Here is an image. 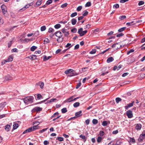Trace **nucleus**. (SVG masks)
<instances>
[{"label": "nucleus", "instance_id": "nucleus-1", "mask_svg": "<svg viewBox=\"0 0 145 145\" xmlns=\"http://www.w3.org/2000/svg\"><path fill=\"white\" fill-rule=\"evenodd\" d=\"M33 99L34 98L33 96H29L24 98V101L26 105H27L32 103L33 102Z\"/></svg>", "mask_w": 145, "mask_h": 145}, {"label": "nucleus", "instance_id": "nucleus-2", "mask_svg": "<svg viewBox=\"0 0 145 145\" xmlns=\"http://www.w3.org/2000/svg\"><path fill=\"white\" fill-rule=\"evenodd\" d=\"M56 36L57 37V40L58 42H62L63 40L62 37L63 34L60 31H57L55 33Z\"/></svg>", "mask_w": 145, "mask_h": 145}, {"label": "nucleus", "instance_id": "nucleus-3", "mask_svg": "<svg viewBox=\"0 0 145 145\" xmlns=\"http://www.w3.org/2000/svg\"><path fill=\"white\" fill-rule=\"evenodd\" d=\"M86 30L83 31L82 28H80L78 30V33L79 34L80 36H82L87 33Z\"/></svg>", "mask_w": 145, "mask_h": 145}, {"label": "nucleus", "instance_id": "nucleus-4", "mask_svg": "<svg viewBox=\"0 0 145 145\" xmlns=\"http://www.w3.org/2000/svg\"><path fill=\"white\" fill-rule=\"evenodd\" d=\"M1 8L2 12L3 14L5 15L7 12V7L4 5H3L1 6Z\"/></svg>", "mask_w": 145, "mask_h": 145}, {"label": "nucleus", "instance_id": "nucleus-5", "mask_svg": "<svg viewBox=\"0 0 145 145\" xmlns=\"http://www.w3.org/2000/svg\"><path fill=\"white\" fill-rule=\"evenodd\" d=\"M39 126H35L27 129L28 131V132H30L32 131H33L36 129H38Z\"/></svg>", "mask_w": 145, "mask_h": 145}, {"label": "nucleus", "instance_id": "nucleus-6", "mask_svg": "<svg viewBox=\"0 0 145 145\" xmlns=\"http://www.w3.org/2000/svg\"><path fill=\"white\" fill-rule=\"evenodd\" d=\"M126 115L129 118H132L133 116L132 112L130 110L127 111L126 112Z\"/></svg>", "mask_w": 145, "mask_h": 145}, {"label": "nucleus", "instance_id": "nucleus-7", "mask_svg": "<svg viewBox=\"0 0 145 145\" xmlns=\"http://www.w3.org/2000/svg\"><path fill=\"white\" fill-rule=\"evenodd\" d=\"M121 47V45H120L118 43L114 44L112 45V48H116V49L120 48Z\"/></svg>", "mask_w": 145, "mask_h": 145}, {"label": "nucleus", "instance_id": "nucleus-8", "mask_svg": "<svg viewBox=\"0 0 145 145\" xmlns=\"http://www.w3.org/2000/svg\"><path fill=\"white\" fill-rule=\"evenodd\" d=\"M134 103V101H133L131 103L127 104V105L125 106V110H128V108L133 106Z\"/></svg>", "mask_w": 145, "mask_h": 145}, {"label": "nucleus", "instance_id": "nucleus-9", "mask_svg": "<svg viewBox=\"0 0 145 145\" xmlns=\"http://www.w3.org/2000/svg\"><path fill=\"white\" fill-rule=\"evenodd\" d=\"M42 110V108L39 107H36L33 108V111H39Z\"/></svg>", "mask_w": 145, "mask_h": 145}, {"label": "nucleus", "instance_id": "nucleus-10", "mask_svg": "<svg viewBox=\"0 0 145 145\" xmlns=\"http://www.w3.org/2000/svg\"><path fill=\"white\" fill-rule=\"evenodd\" d=\"M31 5H25V6H24L23 8L20 9L19 10V11H20V12H21V11H23L24 10L28 8Z\"/></svg>", "mask_w": 145, "mask_h": 145}, {"label": "nucleus", "instance_id": "nucleus-11", "mask_svg": "<svg viewBox=\"0 0 145 145\" xmlns=\"http://www.w3.org/2000/svg\"><path fill=\"white\" fill-rule=\"evenodd\" d=\"M74 70L72 69H68L65 71V73L66 74H70Z\"/></svg>", "mask_w": 145, "mask_h": 145}, {"label": "nucleus", "instance_id": "nucleus-12", "mask_svg": "<svg viewBox=\"0 0 145 145\" xmlns=\"http://www.w3.org/2000/svg\"><path fill=\"white\" fill-rule=\"evenodd\" d=\"M82 111L80 110L79 112H77L75 113V115L77 117H79L82 115Z\"/></svg>", "mask_w": 145, "mask_h": 145}, {"label": "nucleus", "instance_id": "nucleus-13", "mask_svg": "<svg viewBox=\"0 0 145 145\" xmlns=\"http://www.w3.org/2000/svg\"><path fill=\"white\" fill-rule=\"evenodd\" d=\"M114 60V58L112 57H110L107 59V62L108 63H110L112 61Z\"/></svg>", "mask_w": 145, "mask_h": 145}, {"label": "nucleus", "instance_id": "nucleus-14", "mask_svg": "<svg viewBox=\"0 0 145 145\" xmlns=\"http://www.w3.org/2000/svg\"><path fill=\"white\" fill-rule=\"evenodd\" d=\"M142 127V125L140 124H138L135 127L136 129L137 130H140Z\"/></svg>", "mask_w": 145, "mask_h": 145}, {"label": "nucleus", "instance_id": "nucleus-15", "mask_svg": "<svg viewBox=\"0 0 145 145\" xmlns=\"http://www.w3.org/2000/svg\"><path fill=\"white\" fill-rule=\"evenodd\" d=\"M74 97V96H72L70 97L67 100V101L68 102H70L72 101H73V97Z\"/></svg>", "mask_w": 145, "mask_h": 145}, {"label": "nucleus", "instance_id": "nucleus-16", "mask_svg": "<svg viewBox=\"0 0 145 145\" xmlns=\"http://www.w3.org/2000/svg\"><path fill=\"white\" fill-rule=\"evenodd\" d=\"M13 58L12 56H10L7 59H6V60L7 62L11 61L13 60Z\"/></svg>", "mask_w": 145, "mask_h": 145}, {"label": "nucleus", "instance_id": "nucleus-17", "mask_svg": "<svg viewBox=\"0 0 145 145\" xmlns=\"http://www.w3.org/2000/svg\"><path fill=\"white\" fill-rule=\"evenodd\" d=\"M13 129H16L18 127L19 125L17 123H14L13 125Z\"/></svg>", "mask_w": 145, "mask_h": 145}, {"label": "nucleus", "instance_id": "nucleus-18", "mask_svg": "<svg viewBox=\"0 0 145 145\" xmlns=\"http://www.w3.org/2000/svg\"><path fill=\"white\" fill-rule=\"evenodd\" d=\"M59 113L58 112H56L54 113L53 115L51 117V118L52 119L53 118H56L57 117V116L59 115Z\"/></svg>", "mask_w": 145, "mask_h": 145}, {"label": "nucleus", "instance_id": "nucleus-19", "mask_svg": "<svg viewBox=\"0 0 145 145\" xmlns=\"http://www.w3.org/2000/svg\"><path fill=\"white\" fill-rule=\"evenodd\" d=\"M10 128V125H7L5 126V129L7 131H8Z\"/></svg>", "mask_w": 145, "mask_h": 145}, {"label": "nucleus", "instance_id": "nucleus-20", "mask_svg": "<svg viewBox=\"0 0 145 145\" xmlns=\"http://www.w3.org/2000/svg\"><path fill=\"white\" fill-rule=\"evenodd\" d=\"M29 58L33 59H35L37 58V56L35 55H32L29 56Z\"/></svg>", "mask_w": 145, "mask_h": 145}, {"label": "nucleus", "instance_id": "nucleus-21", "mask_svg": "<svg viewBox=\"0 0 145 145\" xmlns=\"http://www.w3.org/2000/svg\"><path fill=\"white\" fill-rule=\"evenodd\" d=\"M124 35V33L123 32L117 34L116 37H120L123 36Z\"/></svg>", "mask_w": 145, "mask_h": 145}, {"label": "nucleus", "instance_id": "nucleus-22", "mask_svg": "<svg viewBox=\"0 0 145 145\" xmlns=\"http://www.w3.org/2000/svg\"><path fill=\"white\" fill-rule=\"evenodd\" d=\"M141 135H142V134L140 135L139 138L138 139V140L140 142L142 141L145 138L144 137Z\"/></svg>", "mask_w": 145, "mask_h": 145}, {"label": "nucleus", "instance_id": "nucleus-23", "mask_svg": "<svg viewBox=\"0 0 145 145\" xmlns=\"http://www.w3.org/2000/svg\"><path fill=\"white\" fill-rule=\"evenodd\" d=\"M71 22L72 24L73 25H74L76 24V23L77 22V21L76 19L74 18H73L71 20Z\"/></svg>", "mask_w": 145, "mask_h": 145}, {"label": "nucleus", "instance_id": "nucleus-24", "mask_svg": "<svg viewBox=\"0 0 145 145\" xmlns=\"http://www.w3.org/2000/svg\"><path fill=\"white\" fill-rule=\"evenodd\" d=\"M42 3V0H38L36 3V5L38 6L40 5Z\"/></svg>", "mask_w": 145, "mask_h": 145}, {"label": "nucleus", "instance_id": "nucleus-25", "mask_svg": "<svg viewBox=\"0 0 145 145\" xmlns=\"http://www.w3.org/2000/svg\"><path fill=\"white\" fill-rule=\"evenodd\" d=\"M135 21H132L130 22H128L126 24L128 25V26H131L132 25L135 24Z\"/></svg>", "mask_w": 145, "mask_h": 145}, {"label": "nucleus", "instance_id": "nucleus-26", "mask_svg": "<svg viewBox=\"0 0 145 145\" xmlns=\"http://www.w3.org/2000/svg\"><path fill=\"white\" fill-rule=\"evenodd\" d=\"M13 42L14 40L13 39L12 40H10L8 43V47L9 48L10 47Z\"/></svg>", "mask_w": 145, "mask_h": 145}, {"label": "nucleus", "instance_id": "nucleus-27", "mask_svg": "<svg viewBox=\"0 0 145 145\" xmlns=\"http://www.w3.org/2000/svg\"><path fill=\"white\" fill-rule=\"evenodd\" d=\"M51 57V56H44V61H46L49 59Z\"/></svg>", "mask_w": 145, "mask_h": 145}, {"label": "nucleus", "instance_id": "nucleus-28", "mask_svg": "<svg viewBox=\"0 0 145 145\" xmlns=\"http://www.w3.org/2000/svg\"><path fill=\"white\" fill-rule=\"evenodd\" d=\"M37 48V46H33L31 48V51H34Z\"/></svg>", "mask_w": 145, "mask_h": 145}, {"label": "nucleus", "instance_id": "nucleus-29", "mask_svg": "<svg viewBox=\"0 0 145 145\" xmlns=\"http://www.w3.org/2000/svg\"><path fill=\"white\" fill-rule=\"evenodd\" d=\"M38 84L40 86V87L41 89L43 88V86H44V84L43 82H40Z\"/></svg>", "mask_w": 145, "mask_h": 145}, {"label": "nucleus", "instance_id": "nucleus-30", "mask_svg": "<svg viewBox=\"0 0 145 145\" xmlns=\"http://www.w3.org/2000/svg\"><path fill=\"white\" fill-rule=\"evenodd\" d=\"M72 46V45H71V43H68L65 46V48H68L67 50L70 48Z\"/></svg>", "mask_w": 145, "mask_h": 145}, {"label": "nucleus", "instance_id": "nucleus-31", "mask_svg": "<svg viewBox=\"0 0 145 145\" xmlns=\"http://www.w3.org/2000/svg\"><path fill=\"white\" fill-rule=\"evenodd\" d=\"M92 123L93 124L96 125L98 122V120L96 119H93L92 121Z\"/></svg>", "mask_w": 145, "mask_h": 145}, {"label": "nucleus", "instance_id": "nucleus-32", "mask_svg": "<svg viewBox=\"0 0 145 145\" xmlns=\"http://www.w3.org/2000/svg\"><path fill=\"white\" fill-rule=\"evenodd\" d=\"M48 32L49 33H53L54 32V30L52 28H49L48 29Z\"/></svg>", "mask_w": 145, "mask_h": 145}, {"label": "nucleus", "instance_id": "nucleus-33", "mask_svg": "<svg viewBox=\"0 0 145 145\" xmlns=\"http://www.w3.org/2000/svg\"><path fill=\"white\" fill-rule=\"evenodd\" d=\"M44 44H47L49 43L50 41L48 39L45 38L44 40Z\"/></svg>", "mask_w": 145, "mask_h": 145}, {"label": "nucleus", "instance_id": "nucleus-34", "mask_svg": "<svg viewBox=\"0 0 145 145\" xmlns=\"http://www.w3.org/2000/svg\"><path fill=\"white\" fill-rule=\"evenodd\" d=\"M79 103L77 102L74 103L73 105L74 107H77L79 106Z\"/></svg>", "mask_w": 145, "mask_h": 145}, {"label": "nucleus", "instance_id": "nucleus-35", "mask_svg": "<svg viewBox=\"0 0 145 145\" xmlns=\"http://www.w3.org/2000/svg\"><path fill=\"white\" fill-rule=\"evenodd\" d=\"M103 139V138L101 137H98L97 140V142L98 143L100 142Z\"/></svg>", "mask_w": 145, "mask_h": 145}, {"label": "nucleus", "instance_id": "nucleus-36", "mask_svg": "<svg viewBox=\"0 0 145 145\" xmlns=\"http://www.w3.org/2000/svg\"><path fill=\"white\" fill-rule=\"evenodd\" d=\"M61 112L63 113H65L67 112V110L66 108H64L61 110Z\"/></svg>", "mask_w": 145, "mask_h": 145}, {"label": "nucleus", "instance_id": "nucleus-37", "mask_svg": "<svg viewBox=\"0 0 145 145\" xmlns=\"http://www.w3.org/2000/svg\"><path fill=\"white\" fill-rule=\"evenodd\" d=\"M126 28H121L119 29L118 31L119 32L121 33L123 32L125 29Z\"/></svg>", "mask_w": 145, "mask_h": 145}, {"label": "nucleus", "instance_id": "nucleus-38", "mask_svg": "<svg viewBox=\"0 0 145 145\" xmlns=\"http://www.w3.org/2000/svg\"><path fill=\"white\" fill-rule=\"evenodd\" d=\"M79 137L80 138H82V139L85 140V141L86 140V137L84 135H81L79 136Z\"/></svg>", "mask_w": 145, "mask_h": 145}, {"label": "nucleus", "instance_id": "nucleus-39", "mask_svg": "<svg viewBox=\"0 0 145 145\" xmlns=\"http://www.w3.org/2000/svg\"><path fill=\"white\" fill-rule=\"evenodd\" d=\"M126 18V17L125 16V15H122L121 16H120L119 17V19L121 20H123L124 19H125Z\"/></svg>", "mask_w": 145, "mask_h": 145}, {"label": "nucleus", "instance_id": "nucleus-40", "mask_svg": "<svg viewBox=\"0 0 145 145\" xmlns=\"http://www.w3.org/2000/svg\"><path fill=\"white\" fill-rule=\"evenodd\" d=\"M121 101V99L119 97H117L116 99V102L117 103H118L119 101Z\"/></svg>", "mask_w": 145, "mask_h": 145}, {"label": "nucleus", "instance_id": "nucleus-41", "mask_svg": "<svg viewBox=\"0 0 145 145\" xmlns=\"http://www.w3.org/2000/svg\"><path fill=\"white\" fill-rule=\"evenodd\" d=\"M108 124L107 122L106 121H103L102 123V125L103 126H106Z\"/></svg>", "mask_w": 145, "mask_h": 145}, {"label": "nucleus", "instance_id": "nucleus-42", "mask_svg": "<svg viewBox=\"0 0 145 145\" xmlns=\"http://www.w3.org/2000/svg\"><path fill=\"white\" fill-rule=\"evenodd\" d=\"M56 139L59 141H62L63 140V138L62 137H57Z\"/></svg>", "mask_w": 145, "mask_h": 145}, {"label": "nucleus", "instance_id": "nucleus-43", "mask_svg": "<svg viewBox=\"0 0 145 145\" xmlns=\"http://www.w3.org/2000/svg\"><path fill=\"white\" fill-rule=\"evenodd\" d=\"M77 14V13L76 12H74L72 13L71 15V17H73L76 16Z\"/></svg>", "mask_w": 145, "mask_h": 145}, {"label": "nucleus", "instance_id": "nucleus-44", "mask_svg": "<svg viewBox=\"0 0 145 145\" xmlns=\"http://www.w3.org/2000/svg\"><path fill=\"white\" fill-rule=\"evenodd\" d=\"M96 50L95 49H93L92 51L89 52V53L91 54H93L96 53Z\"/></svg>", "mask_w": 145, "mask_h": 145}, {"label": "nucleus", "instance_id": "nucleus-45", "mask_svg": "<svg viewBox=\"0 0 145 145\" xmlns=\"http://www.w3.org/2000/svg\"><path fill=\"white\" fill-rule=\"evenodd\" d=\"M91 3L90 2H88L86 4L85 6V7H89L91 6Z\"/></svg>", "mask_w": 145, "mask_h": 145}, {"label": "nucleus", "instance_id": "nucleus-46", "mask_svg": "<svg viewBox=\"0 0 145 145\" xmlns=\"http://www.w3.org/2000/svg\"><path fill=\"white\" fill-rule=\"evenodd\" d=\"M119 5L118 4H116L113 5V7L115 8H119Z\"/></svg>", "mask_w": 145, "mask_h": 145}, {"label": "nucleus", "instance_id": "nucleus-47", "mask_svg": "<svg viewBox=\"0 0 145 145\" xmlns=\"http://www.w3.org/2000/svg\"><path fill=\"white\" fill-rule=\"evenodd\" d=\"M37 98L38 99H40L42 98V96L40 94H38L37 95Z\"/></svg>", "mask_w": 145, "mask_h": 145}, {"label": "nucleus", "instance_id": "nucleus-48", "mask_svg": "<svg viewBox=\"0 0 145 145\" xmlns=\"http://www.w3.org/2000/svg\"><path fill=\"white\" fill-rule=\"evenodd\" d=\"M144 2L143 1H140L138 3V5L139 6H140L144 5Z\"/></svg>", "mask_w": 145, "mask_h": 145}, {"label": "nucleus", "instance_id": "nucleus-49", "mask_svg": "<svg viewBox=\"0 0 145 145\" xmlns=\"http://www.w3.org/2000/svg\"><path fill=\"white\" fill-rule=\"evenodd\" d=\"M82 8V7L81 6H78L76 8V10L78 11H79L81 10Z\"/></svg>", "mask_w": 145, "mask_h": 145}, {"label": "nucleus", "instance_id": "nucleus-50", "mask_svg": "<svg viewBox=\"0 0 145 145\" xmlns=\"http://www.w3.org/2000/svg\"><path fill=\"white\" fill-rule=\"evenodd\" d=\"M42 122V121H40V122H39L38 121H35L33 122V124H37V125L36 126H38V125H39L40 123H41Z\"/></svg>", "mask_w": 145, "mask_h": 145}, {"label": "nucleus", "instance_id": "nucleus-51", "mask_svg": "<svg viewBox=\"0 0 145 145\" xmlns=\"http://www.w3.org/2000/svg\"><path fill=\"white\" fill-rule=\"evenodd\" d=\"M52 2V0H48L47 1L46 4L47 5H49Z\"/></svg>", "mask_w": 145, "mask_h": 145}, {"label": "nucleus", "instance_id": "nucleus-52", "mask_svg": "<svg viewBox=\"0 0 145 145\" xmlns=\"http://www.w3.org/2000/svg\"><path fill=\"white\" fill-rule=\"evenodd\" d=\"M71 32L73 33H76L77 31V29L75 28H73L71 30Z\"/></svg>", "mask_w": 145, "mask_h": 145}, {"label": "nucleus", "instance_id": "nucleus-53", "mask_svg": "<svg viewBox=\"0 0 145 145\" xmlns=\"http://www.w3.org/2000/svg\"><path fill=\"white\" fill-rule=\"evenodd\" d=\"M81 84L80 82L78 83L76 85V89H78L81 86Z\"/></svg>", "mask_w": 145, "mask_h": 145}, {"label": "nucleus", "instance_id": "nucleus-54", "mask_svg": "<svg viewBox=\"0 0 145 145\" xmlns=\"http://www.w3.org/2000/svg\"><path fill=\"white\" fill-rule=\"evenodd\" d=\"M67 3H65L62 5L61 6V7L62 8H64L67 6Z\"/></svg>", "mask_w": 145, "mask_h": 145}, {"label": "nucleus", "instance_id": "nucleus-55", "mask_svg": "<svg viewBox=\"0 0 145 145\" xmlns=\"http://www.w3.org/2000/svg\"><path fill=\"white\" fill-rule=\"evenodd\" d=\"M134 50L133 49H131L129 51L127 52V55H129V54L130 53L133 52H134Z\"/></svg>", "mask_w": 145, "mask_h": 145}, {"label": "nucleus", "instance_id": "nucleus-56", "mask_svg": "<svg viewBox=\"0 0 145 145\" xmlns=\"http://www.w3.org/2000/svg\"><path fill=\"white\" fill-rule=\"evenodd\" d=\"M48 128H45V129H42V130H40V133H43V132H44L45 131H46L47 129H48Z\"/></svg>", "mask_w": 145, "mask_h": 145}, {"label": "nucleus", "instance_id": "nucleus-57", "mask_svg": "<svg viewBox=\"0 0 145 145\" xmlns=\"http://www.w3.org/2000/svg\"><path fill=\"white\" fill-rule=\"evenodd\" d=\"M49 142L47 140H45L43 142V144L44 145H47L49 144Z\"/></svg>", "mask_w": 145, "mask_h": 145}, {"label": "nucleus", "instance_id": "nucleus-58", "mask_svg": "<svg viewBox=\"0 0 145 145\" xmlns=\"http://www.w3.org/2000/svg\"><path fill=\"white\" fill-rule=\"evenodd\" d=\"M104 132L103 131H101L99 133V135L101 136H103L104 135Z\"/></svg>", "mask_w": 145, "mask_h": 145}, {"label": "nucleus", "instance_id": "nucleus-59", "mask_svg": "<svg viewBox=\"0 0 145 145\" xmlns=\"http://www.w3.org/2000/svg\"><path fill=\"white\" fill-rule=\"evenodd\" d=\"M75 75L74 73L73 72H71L68 75V76L69 77H71L73 76H74Z\"/></svg>", "mask_w": 145, "mask_h": 145}, {"label": "nucleus", "instance_id": "nucleus-60", "mask_svg": "<svg viewBox=\"0 0 145 145\" xmlns=\"http://www.w3.org/2000/svg\"><path fill=\"white\" fill-rule=\"evenodd\" d=\"M88 13L87 11H86L82 14V15L84 17L85 16L88 14Z\"/></svg>", "mask_w": 145, "mask_h": 145}, {"label": "nucleus", "instance_id": "nucleus-61", "mask_svg": "<svg viewBox=\"0 0 145 145\" xmlns=\"http://www.w3.org/2000/svg\"><path fill=\"white\" fill-rule=\"evenodd\" d=\"M99 28H97L96 29L92 30V31H93V33H95L99 31Z\"/></svg>", "mask_w": 145, "mask_h": 145}, {"label": "nucleus", "instance_id": "nucleus-62", "mask_svg": "<svg viewBox=\"0 0 145 145\" xmlns=\"http://www.w3.org/2000/svg\"><path fill=\"white\" fill-rule=\"evenodd\" d=\"M6 62H7L6 60H4L3 61H2L1 62V65H3Z\"/></svg>", "mask_w": 145, "mask_h": 145}, {"label": "nucleus", "instance_id": "nucleus-63", "mask_svg": "<svg viewBox=\"0 0 145 145\" xmlns=\"http://www.w3.org/2000/svg\"><path fill=\"white\" fill-rule=\"evenodd\" d=\"M89 122L90 120L88 119L86 120L85 121L87 125H88L89 124Z\"/></svg>", "mask_w": 145, "mask_h": 145}, {"label": "nucleus", "instance_id": "nucleus-64", "mask_svg": "<svg viewBox=\"0 0 145 145\" xmlns=\"http://www.w3.org/2000/svg\"><path fill=\"white\" fill-rule=\"evenodd\" d=\"M11 52H17V49L16 48L13 49L11 50Z\"/></svg>", "mask_w": 145, "mask_h": 145}]
</instances>
